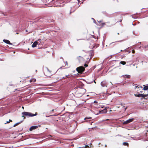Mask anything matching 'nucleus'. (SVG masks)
<instances>
[{"instance_id": "17", "label": "nucleus", "mask_w": 148, "mask_h": 148, "mask_svg": "<svg viewBox=\"0 0 148 148\" xmlns=\"http://www.w3.org/2000/svg\"><path fill=\"white\" fill-rule=\"evenodd\" d=\"M148 89V86H146L143 88V90H146Z\"/></svg>"}, {"instance_id": "41", "label": "nucleus", "mask_w": 148, "mask_h": 148, "mask_svg": "<svg viewBox=\"0 0 148 148\" xmlns=\"http://www.w3.org/2000/svg\"><path fill=\"white\" fill-rule=\"evenodd\" d=\"M134 51H133H133H132V53H134Z\"/></svg>"}, {"instance_id": "25", "label": "nucleus", "mask_w": 148, "mask_h": 148, "mask_svg": "<svg viewBox=\"0 0 148 148\" xmlns=\"http://www.w3.org/2000/svg\"><path fill=\"white\" fill-rule=\"evenodd\" d=\"M92 118L91 117H86L84 119V120H86V119H91Z\"/></svg>"}, {"instance_id": "52", "label": "nucleus", "mask_w": 148, "mask_h": 148, "mask_svg": "<svg viewBox=\"0 0 148 148\" xmlns=\"http://www.w3.org/2000/svg\"><path fill=\"white\" fill-rule=\"evenodd\" d=\"M125 107L124 106H123V107H124V108Z\"/></svg>"}, {"instance_id": "47", "label": "nucleus", "mask_w": 148, "mask_h": 148, "mask_svg": "<svg viewBox=\"0 0 148 148\" xmlns=\"http://www.w3.org/2000/svg\"><path fill=\"white\" fill-rule=\"evenodd\" d=\"M117 34H119V33H117Z\"/></svg>"}, {"instance_id": "49", "label": "nucleus", "mask_w": 148, "mask_h": 148, "mask_svg": "<svg viewBox=\"0 0 148 148\" xmlns=\"http://www.w3.org/2000/svg\"><path fill=\"white\" fill-rule=\"evenodd\" d=\"M113 43V42H112L111 43V44H112V43Z\"/></svg>"}, {"instance_id": "46", "label": "nucleus", "mask_w": 148, "mask_h": 148, "mask_svg": "<svg viewBox=\"0 0 148 148\" xmlns=\"http://www.w3.org/2000/svg\"><path fill=\"white\" fill-rule=\"evenodd\" d=\"M123 51L122 50H121V51Z\"/></svg>"}, {"instance_id": "21", "label": "nucleus", "mask_w": 148, "mask_h": 148, "mask_svg": "<svg viewBox=\"0 0 148 148\" xmlns=\"http://www.w3.org/2000/svg\"><path fill=\"white\" fill-rule=\"evenodd\" d=\"M123 145H127V146H128V143H127V142H124L123 143Z\"/></svg>"}, {"instance_id": "30", "label": "nucleus", "mask_w": 148, "mask_h": 148, "mask_svg": "<svg viewBox=\"0 0 148 148\" xmlns=\"http://www.w3.org/2000/svg\"><path fill=\"white\" fill-rule=\"evenodd\" d=\"M92 19L93 20V21L94 23H96V21L95 20V19L94 18H92Z\"/></svg>"}, {"instance_id": "37", "label": "nucleus", "mask_w": 148, "mask_h": 148, "mask_svg": "<svg viewBox=\"0 0 148 148\" xmlns=\"http://www.w3.org/2000/svg\"><path fill=\"white\" fill-rule=\"evenodd\" d=\"M98 21L99 22V23H101L102 22V21Z\"/></svg>"}, {"instance_id": "43", "label": "nucleus", "mask_w": 148, "mask_h": 148, "mask_svg": "<svg viewBox=\"0 0 148 148\" xmlns=\"http://www.w3.org/2000/svg\"><path fill=\"white\" fill-rule=\"evenodd\" d=\"M54 111V109H53L51 111Z\"/></svg>"}, {"instance_id": "29", "label": "nucleus", "mask_w": 148, "mask_h": 148, "mask_svg": "<svg viewBox=\"0 0 148 148\" xmlns=\"http://www.w3.org/2000/svg\"><path fill=\"white\" fill-rule=\"evenodd\" d=\"M32 81L33 82H35L36 81V79H32Z\"/></svg>"}, {"instance_id": "27", "label": "nucleus", "mask_w": 148, "mask_h": 148, "mask_svg": "<svg viewBox=\"0 0 148 148\" xmlns=\"http://www.w3.org/2000/svg\"><path fill=\"white\" fill-rule=\"evenodd\" d=\"M93 82H94L95 83H96V82L95 81V80H94L93 81H92V82H89V84H91V83H92Z\"/></svg>"}, {"instance_id": "44", "label": "nucleus", "mask_w": 148, "mask_h": 148, "mask_svg": "<svg viewBox=\"0 0 148 148\" xmlns=\"http://www.w3.org/2000/svg\"><path fill=\"white\" fill-rule=\"evenodd\" d=\"M106 146H107V145H105V147H106Z\"/></svg>"}, {"instance_id": "24", "label": "nucleus", "mask_w": 148, "mask_h": 148, "mask_svg": "<svg viewBox=\"0 0 148 148\" xmlns=\"http://www.w3.org/2000/svg\"><path fill=\"white\" fill-rule=\"evenodd\" d=\"M12 121L10 119L8 121H7L6 123H5V124H6V123H9L10 122H11Z\"/></svg>"}, {"instance_id": "50", "label": "nucleus", "mask_w": 148, "mask_h": 148, "mask_svg": "<svg viewBox=\"0 0 148 148\" xmlns=\"http://www.w3.org/2000/svg\"><path fill=\"white\" fill-rule=\"evenodd\" d=\"M105 95V94H104V95H103V96H104Z\"/></svg>"}, {"instance_id": "39", "label": "nucleus", "mask_w": 148, "mask_h": 148, "mask_svg": "<svg viewBox=\"0 0 148 148\" xmlns=\"http://www.w3.org/2000/svg\"><path fill=\"white\" fill-rule=\"evenodd\" d=\"M58 3V2H57V1H56V2H55V4H57Z\"/></svg>"}, {"instance_id": "15", "label": "nucleus", "mask_w": 148, "mask_h": 148, "mask_svg": "<svg viewBox=\"0 0 148 148\" xmlns=\"http://www.w3.org/2000/svg\"><path fill=\"white\" fill-rule=\"evenodd\" d=\"M119 63L121 64L122 65H124L126 64V63L125 61H121Z\"/></svg>"}, {"instance_id": "32", "label": "nucleus", "mask_w": 148, "mask_h": 148, "mask_svg": "<svg viewBox=\"0 0 148 148\" xmlns=\"http://www.w3.org/2000/svg\"><path fill=\"white\" fill-rule=\"evenodd\" d=\"M62 69V67H61L60 68H59L58 70H57V71H58L59 69Z\"/></svg>"}, {"instance_id": "4", "label": "nucleus", "mask_w": 148, "mask_h": 148, "mask_svg": "<svg viewBox=\"0 0 148 148\" xmlns=\"http://www.w3.org/2000/svg\"><path fill=\"white\" fill-rule=\"evenodd\" d=\"M107 112V110L106 109H104L103 110L100 111L99 112V113H97V115H98L99 114L105 113H106Z\"/></svg>"}, {"instance_id": "1", "label": "nucleus", "mask_w": 148, "mask_h": 148, "mask_svg": "<svg viewBox=\"0 0 148 148\" xmlns=\"http://www.w3.org/2000/svg\"><path fill=\"white\" fill-rule=\"evenodd\" d=\"M22 114L23 115L22 117H24L25 116L27 117H29L36 116L37 113H35V114H33L30 112H22Z\"/></svg>"}, {"instance_id": "48", "label": "nucleus", "mask_w": 148, "mask_h": 148, "mask_svg": "<svg viewBox=\"0 0 148 148\" xmlns=\"http://www.w3.org/2000/svg\"><path fill=\"white\" fill-rule=\"evenodd\" d=\"M16 34H18V33H16Z\"/></svg>"}, {"instance_id": "5", "label": "nucleus", "mask_w": 148, "mask_h": 148, "mask_svg": "<svg viewBox=\"0 0 148 148\" xmlns=\"http://www.w3.org/2000/svg\"><path fill=\"white\" fill-rule=\"evenodd\" d=\"M101 86L103 87H107V84L106 82L105 81L102 82L101 83Z\"/></svg>"}, {"instance_id": "6", "label": "nucleus", "mask_w": 148, "mask_h": 148, "mask_svg": "<svg viewBox=\"0 0 148 148\" xmlns=\"http://www.w3.org/2000/svg\"><path fill=\"white\" fill-rule=\"evenodd\" d=\"M77 59L79 62H82L84 61V58L80 56H79L77 57Z\"/></svg>"}, {"instance_id": "26", "label": "nucleus", "mask_w": 148, "mask_h": 148, "mask_svg": "<svg viewBox=\"0 0 148 148\" xmlns=\"http://www.w3.org/2000/svg\"><path fill=\"white\" fill-rule=\"evenodd\" d=\"M143 47L145 48H146L147 47H148V44L147 45H145L143 46Z\"/></svg>"}, {"instance_id": "42", "label": "nucleus", "mask_w": 148, "mask_h": 148, "mask_svg": "<svg viewBox=\"0 0 148 148\" xmlns=\"http://www.w3.org/2000/svg\"><path fill=\"white\" fill-rule=\"evenodd\" d=\"M60 58H61V59H63V58L62 57H60Z\"/></svg>"}, {"instance_id": "53", "label": "nucleus", "mask_w": 148, "mask_h": 148, "mask_svg": "<svg viewBox=\"0 0 148 148\" xmlns=\"http://www.w3.org/2000/svg\"><path fill=\"white\" fill-rule=\"evenodd\" d=\"M43 114H44V113H43Z\"/></svg>"}, {"instance_id": "13", "label": "nucleus", "mask_w": 148, "mask_h": 148, "mask_svg": "<svg viewBox=\"0 0 148 148\" xmlns=\"http://www.w3.org/2000/svg\"><path fill=\"white\" fill-rule=\"evenodd\" d=\"M46 68L47 69L48 71V72H49V73H50V74L49 75H46V76L47 77H50L51 76V71L49 70V69H48V68L46 67Z\"/></svg>"}, {"instance_id": "20", "label": "nucleus", "mask_w": 148, "mask_h": 148, "mask_svg": "<svg viewBox=\"0 0 148 148\" xmlns=\"http://www.w3.org/2000/svg\"><path fill=\"white\" fill-rule=\"evenodd\" d=\"M124 75L127 78H130V75Z\"/></svg>"}, {"instance_id": "33", "label": "nucleus", "mask_w": 148, "mask_h": 148, "mask_svg": "<svg viewBox=\"0 0 148 148\" xmlns=\"http://www.w3.org/2000/svg\"><path fill=\"white\" fill-rule=\"evenodd\" d=\"M127 107H126V108H125V110H126V109H127Z\"/></svg>"}, {"instance_id": "10", "label": "nucleus", "mask_w": 148, "mask_h": 148, "mask_svg": "<svg viewBox=\"0 0 148 148\" xmlns=\"http://www.w3.org/2000/svg\"><path fill=\"white\" fill-rule=\"evenodd\" d=\"M80 91L82 92L81 95H82L86 92V90L85 89L82 88L80 89Z\"/></svg>"}, {"instance_id": "34", "label": "nucleus", "mask_w": 148, "mask_h": 148, "mask_svg": "<svg viewBox=\"0 0 148 148\" xmlns=\"http://www.w3.org/2000/svg\"><path fill=\"white\" fill-rule=\"evenodd\" d=\"M106 23H102V24L103 25H105L106 24Z\"/></svg>"}, {"instance_id": "35", "label": "nucleus", "mask_w": 148, "mask_h": 148, "mask_svg": "<svg viewBox=\"0 0 148 148\" xmlns=\"http://www.w3.org/2000/svg\"><path fill=\"white\" fill-rule=\"evenodd\" d=\"M30 82H32V79H31L30 80Z\"/></svg>"}, {"instance_id": "23", "label": "nucleus", "mask_w": 148, "mask_h": 148, "mask_svg": "<svg viewBox=\"0 0 148 148\" xmlns=\"http://www.w3.org/2000/svg\"><path fill=\"white\" fill-rule=\"evenodd\" d=\"M56 115H57V114L52 115H49V116H46V117H49V116H56Z\"/></svg>"}, {"instance_id": "38", "label": "nucleus", "mask_w": 148, "mask_h": 148, "mask_svg": "<svg viewBox=\"0 0 148 148\" xmlns=\"http://www.w3.org/2000/svg\"><path fill=\"white\" fill-rule=\"evenodd\" d=\"M66 64L67 65H68V63H67V61H66Z\"/></svg>"}, {"instance_id": "18", "label": "nucleus", "mask_w": 148, "mask_h": 148, "mask_svg": "<svg viewBox=\"0 0 148 148\" xmlns=\"http://www.w3.org/2000/svg\"><path fill=\"white\" fill-rule=\"evenodd\" d=\"M22 121H21V122H18V123H17L16 124H15L13 126V127H15L16 126V125H18L19 124L21 123H22Z\"/></svg>"}, {"instance_id": "9", "label": "nucleus", "mask_w": 148, "mask_h": 148, "mask_svg": "<svg viewBox=\"0 0 148 148\" xmlns=\"http://www.w3.org/2000/svg\"><path fill=\"white\" fill-rule=\"evenodd\" d=\"M3 42H4L7 44L10 45H12V44L10 42V41L8 40L4 39L3 40Z\"/></svg>"}, {"instance_id": "31", "label": "nucleus", "mask_w": 148, "mask_h": 148, "mask_svg": "<svg viewBox=\"0 0 148 148\" xmlns=\"http://www.w3.org/2000/svg\"><path fill=\"white\" fill-rule=\"evenodd\" d=\"M84 66L85 67H87L88 66V65L86 64H84Z\"/></svg>"}, {"instance_id": "14", "label": "nucleus", "mask_w": 148, "mask_h": 148, "mask_svg": "<svg viewBox=\"0 0 148 148\" xmlns=\"http://www.w3.org/2000/svg\"><path fill=\"white\" fill-rule=\"evenodd\" d=\"M63 6V3H59V4H58L57 6H56V7H62Z\"/></svg>"}, {"instance_id": "19", "label": "nucleus", "mask_w": 148, "mask_h": 148, "mask_svg": "<svg viewBox=\"0 0 148 148\" xmlns=\"http://www.w3.org/2000/svg\"><path fill=\"white\" fill-rule=\"evenodd\" d=\"M143 95L142 96V98H145V97L148 96V94L146 95L143 94Z\"/></svg>"}, {"instance_id": "3", "label": "nucleus", "mask_w": 148, "mask_h": 148, "mask_svg": "<svg viewBox=\"0 0 148 148\" xmlns=\"http://www.w3.org/2000/svg\"><path fill=\"white\" fill-rule=\"evenodd\" d=\"M134 120V119L133 118H132L131 119H130L128 120H127L125 121H124L123 123V124H127L131 122H132Z\"/></svg>"}, {"instance_id": "2", "label": "nucleus", "mask_w": 148, "mask_h": 148, "mask_svg": "<svg viewBox=\"0 0 148 148\" xmlns=\"http://www.w3.org/2000/svg\"><path fill=\"white\" fill-rule=\"evenodd\" d=\"M84 69V68L83 66H79L77 68L76 70L78 73L82 74L84 72L85 70Z\"/></svg>"}, {"instance_id": "12", "label": "nucleus", "mask_w": 148, "mask_h": 148, "mask_svg": "<svg viewBox=\"0 0 148 148\" xmlns=\"http://www.w3.org/2000/svg\"><path fill=\"white\" fill-rule=\"evenodd\" d=\"M134 95L136 97H142V96L143 95V94L138 93L136 94H135Z\"/></svg>"}, {"instance_id": "22", "label": "nucleus", "mask_w": 148, "mask_h": 148, "mask_svg": "<svg viewBox=\"0 0 148 148\" xmlns=\"http://www.w3.org/2000/svg\"><path fill=\"white\" fill-rule=\"evenodd\" d=\"M70 75H66L65 76V77H63V78H64V79H65V78H68V77H70Z\"/></svg>"}, {"instance_id": "28", "label": "nucleus", "mask_w": 148, "mask_h": 148, "mask_svg": "<svg viewBox=\"0 0 148 148\" xmlns=\"http://www.w3.org/2000/svg\"><path fill=\"white\" fill-rule=\"evenodd\" d=\"M106 94L107 95H111V94H109L108 92V91H107L106 92Z\"/></svg>"}, {"instance_id": "45", "label": "nucleus", "mask_w": 148, "mask_h": 148, "mask_svg": "<svg viewBox=\"0 0 148 148\" xmlns=\"http://www.w3.org/2000/svg\"><path fill=\"white\" fill-rule=\"evenodd\" d=\"M22 108H23H23H24V107H23V106Z\"/></svg>"}, {"instance_id": "11", "label": "nucleus", "mask_w": 148, "mask_h": 148, "mask_svg": "<svg viewBox=\"0 0 148 148\" xmlns=\"http://www.w3.org/2000/svg\"><path fill=\"white\" fill-rule=\"evenodd\" d=\"M38 44V42L37 41L34 42L33 44L32 45V47L33 48L35 47Z\"/></svg>"}, {"instance_id": "16", "label": "nucleus", "mask_w": 148, "mask_h": 148, "mask_svg": "<svg viewBox=\"0 0 148 148\" xmlns=\"http://www.w3.org/2000/svg\"><path fill=\"white\" fill-rule=\"evenodd\" d=\"M89 53L91 56H93L94 55L93 52L92 51H89Z\"/></svg>"}, {"instance_id": "8", "label": "nucleus", "mask_w": 148, "mask_h": 148, "mask_svg": "<svg viewBox=\"0 0 148 148\" xmlns=\"http://www.w3.org/2000/svg\"><path fill=\"white\" fill-rule=\"evenodd\" d=\"M71 9L70 10V14L72 12H74L75 10V8H74V6H71L70 8Z\"/></svg>"}, {"instance_id": "7", "label": "nucleus", "mask_w": 148, "mask_h": 148, "mask_svg": "<svg viewBox=\"0 0 148 148\" xmlns=\"http://www.w3.org/2000/svg\"><path fill=\"white\" fill-rule=\"evenodd\" d=\"M38 127V126L37 125L32 126L30 128L29 130L30 131H32L33 130L37 128Z\"/></svg>"}, {"instance_id": "36", "label": "nucleus", "mask_w": 148, "mask_h": 148, "mask_svg": "<svg viewBox=\"0 0 148 148\" xmlns=\"http://www.w3.org/2000/svg\"><path fill=\"white\" fill-rule=\"evenodd\" d=\"M94 103H97V102L96 101H95L94 102Z\"/></svg>"}, {"instance_id": "51", "label": "nucleus", "mask_w": 148, "mask_h": 148, "mask_svg": "<svg viewBox=\"0 0 148 148\" xmlns=\"http://www.w3.org/2000/svg\"><path fill=\"white\" fill-rule=\"evenodd\" d=\"M26 32H27V30H26Z\"/></svg>"}, {"instance_id": "40", "label": "nucleus", "mask_w": 148, "mask_h": 148, "mask_svg": "<svg viewBox=\"0 0 148 148\" xmlns=\"http://www.w3.org/2000/svg\"><path fill=\"white\" fill-rule=\"evenodd\" d=\"M110 82V83H111V84H112V86H113V84H112V83H111Z\"/></svg>"}]
</instances>
